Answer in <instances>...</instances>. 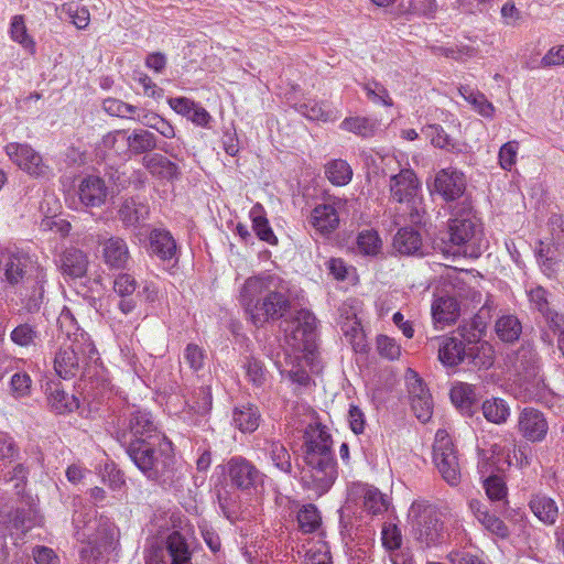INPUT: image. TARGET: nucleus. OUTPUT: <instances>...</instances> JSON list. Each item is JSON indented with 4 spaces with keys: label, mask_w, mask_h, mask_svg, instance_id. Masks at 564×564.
I'll return each mask as SVG.
<instances>
[{
    "label": "nucleus",
    "mask_w": 564,
    "mask_h": 564,
    "mask_svg": "<svg viewBox=\"0 0 564 564\" xmlns=\"http://www.w3.org/2000/svg\"><path fill=\"white\" fill-rule=\"evenodd\" d=\"M529 506L533 514L544 524L551 525L556 522L558 508L552 498L545 495H535L531 498Z\"/></svg>",
    "instance_id": "c756f323"
},
{
    "label": "nucleus",
    "mask_w": 564,
    "mask_h": 564,
    "mask_svg": "<svg viewBox=\"0 0 564 564\" xmlns=\"http://www.w3.org/2000/svg\"><path fill=\"white\" fill-rule=\"evenodd\" d=\"M129 152L133 155H140L153 151L159 148L161 151L174 156L171 147L167 143L158 144L154 133L145 129H135L128 134Z\"/></svg>",
    "instance_id": "393cba45"
},
{
    "label": "nucleus",
    "mask_w": 564,
    "mask_h": 564,
    "mask_svg": "<svg viewBox=\"0 0 564 564\" xmlns=\"http://www.w3.org/2000/svg\"><path fill=\"white\" fill-rule=\"evenodd\" d=\"M345 205L346 200L336 197L318 204L311 213L310 224L323 236L332 234L339 226V213Z\"/></svg>",
    "instance_id": "dca6fc26"
},
{
    "label": "nucleus",
    "mask_w": 564,
    "mask_h": 564,
    "mask_svg": "<svg viewBox=\"0 0 564 564\" xmlns=\"http://www.w3.org/2000/svg\"><path fill=\"white\" fill-rule=\"evenodd\" d=\"M25 284H30L32 290L30 293L21 294L24 306L30 313L37 312L44 299V276L37 274L34 280L29 278L23 285Z\"/></svg>",
    "instance_id": "79ce46f5"
},
{
    "label": "nucleus",
    "mask_w": 564,
    "mask_h": 564,
    "mask_svg": "<svg viewBox=\"0 0 564 564\" xmlns=\"http://www.w3.org/2000/svg\"><path fill=\"white\" fill-rule=\"evenodd\" d=\"M421 246L422 239L419 231L409 227L399 229L393 239V247L401 254H414Z\"/></svg>",
    "instance_id": "f704fd0d"
},
{
    "label": "nucleus",
    "mask_w": 564,
    "mask_h": 564,
    "mask_svg": "<svg viewBox=\"0 0 564 564\" xmlns=\"http://www.w3.org/2000/svg\"><path fill=\"white\" fill-rule=\"evenodd\" d=\"M239 302L256 327L283 318L291 308L284 281L269 273L248 278L240 289Z\"/></svg>",
    "instance_id": "f257e3e1"
},
{
    "label": "nucleus",
    "mask_w": 564,
    "mask_h": 564,
    "mask_svg": "<svg viewBox=\"0 0 564 564\" xmlns=\"http://www.w3.org/2000/svg\"><path fill=\"white\" fill-rule=\"evenodd\" d=\"M481 332L474 321L470 325L459 326L455 335L437 338L438 360L445 367H456L460 364H467L478 368H489L492 365V358L480 355L479 346Z\"/></svg>",
    "instance_id": "39448f33"
},
{
    "label": "nucleus",
    "mask_w": 564,
    "mask_h": 564,
    "mask_svg": "<svg viewBox=\"0 0 564 564\" xmlns=\"http://www.w3.org/2000/svg\"><path fill=\"white\" fill-rule=\"evenodd\" d=\"M484 489L491 501H502L507 498V486L498 475H490L484 480Z\"/></svg>",
    "instance_id": "bf43d9fd"
},
{
    "label": "nucleus",
    "mask_w": 564,
    "mask_h": 564,
    "mask_svg": "<svg viewBox=\"0 0 564 564\" xmlns=\"http://www.w3.org/2000/svg\"><path fill=\"white\" fill-rule=\"evenodd\" d=\"M149 251L162 261H177V243L172 234L163 228H154L149 234Z\"/></svg>",
    "instance_id": "4be33fe9"
},
{
    "label": "nucleus",
    "mask_w": 564,
    "mask_h": 564,
    "mask_svg": "<svg viewBox=\"0 0 564 564\" xmlns=\"http://www.w3.org/2000/svg\"><path fill=\"white\" fill-rule=\"evenodd\" d=\"M518 424L522 435L531 442L544 440L549 430L544 414L533 408L522 410Z\"/></svg>",
    "instance_id": "412c9836"
},
{
    "label": "nucleus",
    "mask_w": 564,
    "mask_h": 564,
    "mask_svg": "<svg viewBox=\"0 0 564 564\" xmlns=\"http://www.w3.org/2000/svg\"><path fill=\"white\" fill-rule=\"evenodd\" d=\"M89 267V258L83 250L66 248L57 260V268L65 281H74L86 275Z\"/></svg>",
    "instance_id": "f3484780"
},
{
    "label": "nucleus",
    "mask_w": 564,
    "mask_h": 564,
    "mask_svg": "<svg viewBox=\"0 0 564 564\" xmlns=\"http://www.w3.org/2000/svg\"><path fill=\"white\" fill-rule=\"evenodd\" d=\"M378 354L386 359L395 360L401 355V347L394 338L379 335L376 339Z\"/></svg>",
    "instance_id": "0e129e2a"
},
{
    "label": "nucleus",
    "mask_w": 564,
    "mask_h": 564,
    "mask_svg": "<svg viewBox=\"0 0 564 564\" xmlns=\"http://www.w3.org/2000/svg\"><path fill=\"white\" fill-rule=\"evenodd\" d=\"M47 391L50 405L56 413L73 412L79 408L78 399L74 394L65 392L59 384H51Z\"/></svg>",
    "instance_id": "2f4dec72"
},
{
    "label": "nucleus",
    "mask_w": 564,
    "mask_h": 564,
    "mask_svg": "<svg viewBox=\"0 0 564 564\" xmlns=\"http://www.w3.org/2000/svg\"><path fill=\"white\" fill-rule=\"evenodd\" d=\"M163 435L154 421L151 412L144 409L129 410L122 423L121 440L123 443L141 441L148 436Z\"/></svg>",
    "instance_id": "4468645a"
},
{
    "label": "nucleus",
    "mask_w": 564,
    "mask_h": 564,
    "mask_svg": "<svg viewBox=\"0 0 564 564\" xmlns=\"http://www.w3.org/2000/svg\"><path fill=\"white\" fill-rule=\"evenodd\" d=\"M426 133L431 138L433 145L454 151L458 149V144L453 140L445 130L438 124H431L426 128Z\"/></svg>",
    "instance_id": "13d9d810"
},
{
    "label": "nucleus",
    "mask_w": 564,
    "mask_h": 564,
    "mask_svg": "<svg viewBox=\"0 0 564 564\" xmlns=\"http://www.w3.org/2000/svg\"><path fill=\"white\" fill-rule=\"evenodd\" d=\"M252 218V227L260 240L270 245H275L278 239L273 234L268 219L262 215V207L257 205L250 212Z\"/></svg>",
    "instance_id": "c03bdc74"
},
{
    "label": "nucleus",
    "mask_w": 564,
    "mask_h": 564,
    "mask_svg": "<svg viewBox=\"0 0 564 564\" xmlns=\"http://www.w3.org/2000/svg\"><path fill=\"white\" fill-rule=\"evenodd\" d=\"M137 121L145 127L156 130L164 138L173 139L175 137L174 127L156 113L140 110L137 116Z\"/></svg>",
    "instance_id": "37998d69"
},
{
    "label": "nucleus",
    "mask_w": 564,
    "mask_h": 564,
    "mask_svg": "<svg viewBox=\"0 0 564 564\" xmlns=\"http://www.w3.org/2000/svg\"><path fill=\"white\" fill-rule=\"evenodd\" d=\"M128 134L126 130L111 131L102 138V144L106 149L113 151L118 155L126 154L129 152Z\"/></svg>",
    "instance_id": "5fc2aeb1"
},
{
    "label": "nucleus",
    "mask_w": 564,
    "mask_h": 564,
    "mask_svg": "<svg viewBox=\"0 0 564 564\" xmlns=\"http://www.w3.org/2000/svg\"><path fill=\"white\" fill-rule=\"evenodd\" d=\"M452 402L463 412H469L474 402V390L467 383H458L451 389Z\"/></svg>",
    "instance_id": "603ef678"
},
{
    "label": "nucleus",
    "mask_w": 564,
    "mask_h": 564,
    "mask_svg": "<svg viewBox=\"0 0 564 564\" xmlns=\"http://www.w3.org/2000/svg\"><path fill=\"white\" fill-rule=\"evenodd\" d=\"M538 259L543 271L547 275H551L556 272L558 265L563 262L564 250L562 249V246H556V243L552 241L551 245L542 247L539 250Z\"/></svg>",
    "instance_id": "58836bf2"
},
{
    "label": "nucleus",
    "mask_w": 564,
    "mask_h": 564,
    "mask_svg": "<svg viewBox=\"0 0 564 564\" xmlns=\"http://www.w3.org/2000/svg\"><path fill=\"white\" fill-rule=\"evenodd\" d=\"M358 249L366 256H376L381 249V239L373 230H365L358 235Z\"/></svg>",
    "instance_id": "6e6d98bb"
},
{
    "label": "nucleus",
    "mask_w": 564,
    "mask_h": 564,
    "mask_svg": "<svg viewBox=\"0 0 564 564\" xmlns=\"http://www.w3.org/2000/svg\"><path fill=\"white\" fill-rule=\"evenodd\" d=\"M339 128L343 131L351 132L361 138H372L379 129V122L377 119L355 116L345 118Z\"/></svg>",
    "instance_id": "7c9ffc66"
},
{
    "label": "nucleus",
    "mask_w": 564,
    "mask_h": 564,
    "mask_svg": "<svg viewBox=\"0 0 564 564\" xmlns=\"http://www.w3.org/2000/svg\"><path fill=\"white\" fill-rule=\"evenodd\" d=\"M481 242V226L471 215L470 204L465 199L462 208L453 209L448 229L442 234L438 248L446 256L478 257Z\"/></svg>",
    "instance_id": "20e7f679"
},
{
    "label": "nucleus",
    "mask_w": 564,
    "mask_h": 564,
    "mask_svg": "<svg viewBox=\"0 0 564 564\" xmlns=\"http://www.w3.org/2000/svg\"><path fill=\"white\" fill-rule=\"evenodd\" d=\"M382 545L389 553L401 549L402 533L394 523H384L381 530Z\"/></svg>",
    "instance_id": "4d7b16f0"
},
{
    "label": "nucleus",
    "mask_w": 564,
    "mask_h": 564,
    "mask_svg": "<svg viewBox=\"0 0 564 564\" xmlns=\"http://www.w3.org/2000/svg\"><path fill=\"white\" fill-rule=\"evenodd\" d=\"M325 175L332 184L343 186L351 181L352 170L345 160L336 159L325 165Z\"/></svg>",
    "instance_id": "a19ab883"
},
{
    "label": "nucleus",
    "mask_w": 564,
    "mask_h": 564,
    "mask_svg": "<svg viewBox=\"0 0 564 564\" xmlns=\"http://www.w3.org/2000/svg\"><path fill=\"white\" fill-rule=\"evenodd\" d=\"M11 39L25 48L34 46L33 40L29 36L23 15H14L10 26Z\"/></svg>",
    "instance_id": "e2e57ef3"
},
{
    "label": "nucleus",
    "mask_w": 564,
    "mask_h": 564,
    "mask_svg": "<svg viewBox=\"0 0 564 564\" xmlns=\"http://www.w3.org/2000/svg\"><path fill=\"white\" fill-rule=\"evenodd\" d=\"M248 381L256 388H261L268 380V370L263 362L253 357H247L243 364Z\"/></svg>",
    "instance_id": "de8ad7c7"
},
{
    "label": "nucleus",
    "mask_w": 564,
    "mask_h": 564,
    "mask_svg": "<svg viewBox=\"0 0 564 564\" xmlns=\"http://www.w3.org/2000/svg\"><path fill=\"white\" fill-rule=\"evenodd\" d=\"M145 564H193L192 552L184 535L173 531L166 539L165 547L153 549Z\"/></svg>",
    "instance_id": "f8f14e48"
},
{
    "label": "nucleus",
    "mask_w": 564,
    "mask_h": 564,
    "mask_svg": "<svg viewBox=\"0 0 564 564\" xmlns=\"http://www.w3.org/2000/svg\"><path fill=\"white\" fill-rule=\"evenodd\" d=\"M482 413L489 422L500 424L506 422L510 409L502 399H492L484 402Z\"/></svg>",
    "instance_id": "09e8293b"
},
{
    "label": "nucleus",
    "mask_w": 564,
    "mask_h": 564,
    "mask_svg": "<svg viewBox=\"0 0 564 564\" xmlns=\"http://www.w3.org/2000/svg\"><path fill=\"white\" fill-rule=\"evenodd\" d=\"M184 359L189 368L198 371L205 364V351L196 344H188L184 350Z\"/></svg>",
    "instance_id": "774afa93"
},
{
    "label": "nucleus",
    "mask_w": 564,
    "mask_h": 564,
    "mask_svg": "<svg viewBox=\"0 0 564 564\" xmlns=\"http://www.w3.org/2000/svg\"><path fill=\"white\" fill-rule=\"evenodd\" d=\"M135 279L128 273H119L113 280V292L119 296L118 308L124 315L131 314L137 308Z\"/></svg>",
    "instance_id": "b1692460"
},
{
    "label": "nucleus",
    "mask_w": 564,
    "mask_h": 564,
    "mask_svg": "<svg viewBox=\"0 0 564 564\" xmlns=\"http://www.w3.org/2000/svg\"><path fill=\"white\" fill-rule=\"evenodd\" d=\"M434 188L444 200L454 202L464 195L466 189V180L462 172L452 169H444L436 174Z\"/></svg>",
    "instance_id": "6ab92c4d"
},
{
    "label": "nucleus",
    "mask_w": 564,
    "mask_h": 564,
    "mask_svg": "<svg viewBox=\"0 0 564 564\" xmlns=\"http://www.w3.org/2000/svg\"><path fill=\"white\" fill-rule=\"evenodd\" d=\"M300 111L303 116L310 120H332L330 110L327 109V105L315 100H310L300 105Z\"/></svg>",
    "instance_id": "052dcab7"
},
{
    "label": "nucleus",
    "mask_w": 564,
    "mask_h": 564,
    "mask_svg": "<svg viewBox=\"0 0 564 564\" xmlns=\"http://www.w3.org/2000/svg\"><path fill=\"white\" fill-rule=\"evenodd\" d=\"M497 336L505 343H514L522 333V325L516 315H502L496 321Z\"/></svg>",
    "instance_id": "4c0bfd02"
},
{
    "label": "nucleus",
    "mask_w": 564,
    "mask_h": 564,
    "mask_svg": "<svg viewBox=\"0 0 564 564\" xmlns=\"http://www.w3.org/2000/svg\"><path fill=\"white\" fill-rule=\"evenodd\" d=\"M10 340L21 348L35 347L41 340V333L36 325L20 323L11 330Z\"/></svg>",
    "instance_id": "e433bc0d"
},
{
    "label": "nucleus",
    "mask_w": 564,
    "mask_h": 564,
    "mask_svg": "<svg viewBox=\"0 0 564 564\" xmlns=\"http://www.w3.org/2000/svg\"><path fill=\"white\" fill-rule=\"evenodd\" d=\"M224 473L228 477L231 487L247 491L261 482V471L242 456L231 457L224 466Z\"/></svg>",
    "instance_id": "2eb2a0df"
},
{
    "label": "nucleus",
    "mask_w": 564,
    "mask_h": 564,
    "mask_svg": "<svg viewBox=\"0 0 564 564\" xmlns=\"http://www.w3.org/2000/svg\"><path fill=\"white\" fill-rule=\"evenodd\" d=\"M101 257L109 269L124 270L130 261V252L126 240L121 237H110L99 240Z\"/></svg>",
    "instance_id": "aec40b11"
},
{
    "label": "nucleus",
    "mask_w": 564,
    "mask_h": 564,
    "mask_svg": "<svg viewBox=\"0 0 564 564\" xmlns=\"http://www.w3.org/2000/svg\"><path fill=\"white\" fill-rule=\"evenodd\" d=\"M300 529L305 533L314 532L321 524V516L314 505L304 506L297 513Z\"/></svg>",
    "instance_id": "864d4df0"
},
{
    "label": "nucleus",
    "mask_w": 564,
    "mask_h": 564,
    "mask_svg": "<svg viewBox=\"0 0 564 564\" xmlns=\"http://www.w3.org/2000/svg\"><path fill=\"white\" fill-rule=\"evenodd\" d=\"M362 89L366 91V96L371 102L386 107L393 106V101L387 88L378 80L368 79L362 84Z\"/></svg>",
    "instance_id": "8fccbe9b"
},
{
    "label": "nucleus",
    "mask_w": 564,
    "mask_h": 564,
    "mask_svg": "<svg viewBox=\"0 0 564 564\" xmlns=\"http://www.w3.org/2000/svg\"><path fill=\"white\" fill-rule=\"evenodd\" d=\"M108 188L105 181L96 175L84 177L78 185L80 203L86 207H99L107 198Z\"/></svg>",
    "instance_id": "5701e85b"
},
{
    "label": "nucleus",
    "mask_w": 564,
    "mask_h": 564,
    "mask_svg": "<svg viewBox=\"0 0 564 564\" xmlns=\"http://www.w3.org/2000/svg\"><path fill=\"white\" fill-rule=\"evenodd\" d=\"M124 444L128 456L149 480L164 489L181 486L183 476L176 467L172 443L165 435L148 436Z\"/></svg>",
    "instance_id": "f03ea898"
},
{
    "label": "nucleus",
    "mask_w": 564,
    "mask_h": 564,
    "mask_svg": "<svg viewBox=\"0 0 564 564\" xmlns=\"http://www.w3.org/2000/svg\"><path fill=\"white\" fill-rule=\"evenodd\" d=\"M413 538L424 547L442 543L445 539L444 523L436 507L425 501H414L409 510Z\"/></svg>",
    "instance_id": "423d86ee"
},
{
    "label": "nucleus",
    "mask_w": 564,
    "mask_h": 564,
    "mask_svg": "<svg viewBox=\"0 0 564 564\" xmlns=\"http://www.w3.org/2000/svg\"><path fill=\"white\" fill-rule=\"evenodd\" d=\"M517 364L527 377L536 378L540 372L541 358L532 344H524L517 352Z\"/></svg>",
    "instance_id": "c9c22d12"
},
{
    "label": "nucleus",
    "mask_w": 564,
    "mask_h": 564,
    "mask_svg": "<svg viewBox=\"0 0 564 564\" xmlns=\"http://www.w3.org/2000/svg\"><path fill=\"white\" fill-rule=\"evenodd\" d=\"M452 564H487L484 553L478 550H455L447 555Z\"/></svg>",
    "instance_id": "680f3d73"
},
{
    "label": "nucleus",
    "mask_w": 564,
    "mask_h": 564,
    "mask_svg": "<svg viewBox=\"0 0 564 564\" xmlns=\"http://www.w3.org/2000/svg\"><path fill=\"white\" fill-rule=\"evenodd\" d=\"M9 159L33 177H48L51 169L42 155L26 143L11 142L4 147Z\"/></svg>",
    "instance_id": "ddd939ff"
},
{
    "label": "nucleus",
    "mask_w": 564,
    "mask_h": 564,
    "mask_svg": "<svg viewBox=\"0 0 564 564\" xmlns=\"http://www.w3.org/2000/svg\"><path fill=\"white\" fill-rule=\"evenodd\" d=\"M460 307L453 296H441L432 305V315L435 323L453 324L459 317Z\"/></svg>",
    "instance_id": "c85d7f7f"
},
{
    "label": "nucleus",
    "mask_w": 564,
    "mask_h": 564,
    "mask_svg": "<svg viewBox=\"0 0 564 564\" xmlns=\"http://www.w3.org/2000/svg\"><path fill=\"white\" fill-rule=\"evenodd\" d=\"M459 94L464 97L466 101L471 104L481 116H492L495 108L492 104L487 100L484 94L473 89L469 86H460Z\"/></svg>",
    "instance_id": "a18cd8bd"
},
{
    "label": "nucleus",
    "mask_w": 564,
    "mask_h": 564,
    "mask_svg": "<svg viewBox=\"0 0 564 564\" xmlns=\"http://www.w3.org/2000/svg\"><path fill=\"white\" fill-rule=\"evenodd\" d=\"M433 460L442 478L452 487L462 479V467L458 451L444 430H438L433 444Z\"/></svg>",
    "instance_id": "1a4fd4ad"
},
{
    "label": "nucleus",
    "mask_w": 564,
    "mask_h": 564,
    "mask_svg": "<svg viewBox=\"0 0 564 564\" xmlns=\"http://www.w3.org/2000/svg\"><path fill=\"white\" fill-rule=\"evenodd\" d=\"M59 17L69 20L77 29L84 30L89 25L90 13L85 6L70 1L61 6Z\"/></svg>",
    "instance_id": "ea45409f"
},
{
    "label": "nucleus",
    "mask_w": 564,
    "mask_h": 564,
    "mask_svg": "<svg viewBox=\"0 0 564 564\" xmlns=\"http://www.w3.org/2000/svg\"><path fill=\"white\" fill-rule=\"evenodd\" d=\"M262 451L269 455L273 465L285 474H291V455L280 441L264 440Z\"/></svg>",
    "instance_id": "72a5a7b5"
},
{
    "label": "nucleus",
    "mask_w": 564,
    "mask_h": 564,
    "mask_svg": "<svg viewBox=\"0 0 564 564\" xmlns=\"http://www.w3.org/2000/svg\"><path fill=\"white\" fill-rule=\"evenodd\" d=\"M304 462L308 467L302 477L306 489L317 496L327 492L337 478L333 441L325 426L310 425L304 432Z\"/></svg>",
    "instance_id": "7ed1b4c3"
},
{
    "label": "nucleus",
    "mask_w": 564,
    "mask_h": 564,
    "mask_svg": "<svg viewBox=\"0 0 564 564\" xmlns=\"http://www.w3.org/2000/svg\"><path fill=\"white\" fill-rule=\"evenodd\" d=\"M37 523V517L32 509H17L8 517L7 530L13 535V531L17 534L24 535Z\"/></svg>",
    "instance_id": "473e14b6"
},
{
    "label": "nucleus",
    "mask_w": 564,
    "mask_h": 564,
    "mask_svg": "<svg viewBox=\"0 0 564 564\" xmlns=\"http://www.w3.org/2000/svg\"><path fill=\"white\" fill-rule=\"evenodd\" d=\"M232 421L235 426L242 433H252L260 425L261 413L257 405L246 403L234 409Z\"/></svg>",
    "instance_id": "bb28decb"
},
{
    "label": "nucleus",
    "mask_w": 564,
    "mask_h": 564,
    "mask_svg": "<svg viewBox=\"0 0 564 564\" xmlns=\"http://www.w3.org/2000/svg\"><path fill=\"white\" fill-rule=\"evenodd\" d=\"M389 188L393 200L406 205L410 221L421 223L424 209L421 206L422 198L419 196L420 182L416 174L410 169L401 170L398 174L390 176Z\"/></svg>",
    "instance_id": "6e6552de"
},
{
    "label": "nucleus",
    "mask_w": 564,
    "mask_h": 564,
    "mask_svg": "<svg viewBox=\"0 0 564 564\" xmlns=\"http://www.w3.org/2000/svg\"><path fill=\"white\" fill-rule=\"evenodd\" d=\"M364 507L372 514H379L388 509V503L384 496L372 486H365L362 488Z\"/></svg>",
    "instance_id": "3c124183"
},
{
    "label": "nucleus",
    "mask_w": 564,
    "mask_h": 564,
    "mask_svg": "<svg viewBox=\"0 0 564 564\" xmlns=\"http://www.w3.org/2000/svg\"><path fill=\"white\" fill-rule=\"evenodd\" d=\"M408 388L412 411L421 422H427L433 413V400L429 389L413 371L408 378Z\"/></svg>",
    "instance_id": "a211bd4d"
},
{
    "label": "nucleus",
    "mask_w": 564,
    "mask_h": 564,
    "mask_svg": "<svg viewBox=\"0 0 564 564\" xmlns=\"http://www.w3.org/2000/svg\"><path fill=\"white\" fill-rule=\"evenodd\" d=\"M104 110L113 117L137 120L140 109L120 99L107 98L102 102Z\"/></svg>",
    "instance_id": "49530a36"
},
{
    "label": "nucleus",
    "mask_w": 564,
    "mask_h": 564,
    "mask_svg": "<svg viewBox=\"0 0 564 564\" xmlns=\"http://www.w3.org/2000/svg\"><path fill=\"white\" fill-rule=\"evenodd\" d=\"M97 350L91 341L76 339L59 347L54 358V369L58 377L72 379L80 373L90 361L97 359Z\"/></svg>",
    "instance_id": "0eeeda50"
},
{
    "label": "nucleus",
    "mask_w": 564,
    "mask_h": 564,
    "mask_svg": "<svg viewBox=\"0 0 564 564\" xmlns=\"http://www.w3.org/2000/svg\"><path fill=\"white\" fill-rule=\"evenodd\" d=\"M519 150L518 141H508L505 143L499 150V164L506 171H511L512 166L516 164L517 154Z\"/></svg>",
    "instance_id": "69168bd1"
},
{
    "label": "nucleus",
    "mask_w": 564,
    "mask_h": 564,
    "mask_svg": "<svg viewBox=\"0 0 564 564\" xmlns=\"http://www.w3.org/2000/svg\"><path fill=\"white\" fill-rule=\"evenodd\" d=\"M30 256L18 249L0 246V282L4 289L17 288L29 281Z\"/></svg>",
    "instance_id": "9b49d317"
},
{
    "label": "nucleus",
    "mask_w": 564,
    "mask_h": 564,
    "mask_svg": "<svg viewBox=\"0 0 564 564\" xmlns=\"http://www.w3.org/2000/svg\"><path fill=\"white\" fill-rule=\"evenodd\" d=\"M479 522L487 531L501 539H506L509 535V529L505 522L497 516L489 513V511L479 520Z\"/></svg>",
    "instance_id": "338daca9"
},
{
    "label": "nucleus",
    "mask_w": 564,
    "mask_h": 564,
    "mask_svg": "<svg viewBox=\"0 0 564 564\" xmlns=\"http://www.w3.org/2000/svg\"><path fill=\"white\" fill-rule=\"evenodd\" d=\"M284 333L290 346L296 351L313 354L316 348V318L313 313L301 310L285 321Z\"/></svg>",
    "instance_id": "9d476101"
},
{
    "label": "nucleus",
    "mask_w": 564,
    "mask_h": 564,
    "mask_svg": "<svg viewBox=\"0 0 564 564\" xmlns=\"http://www.w3.org/2000/svg\"><path fill=\"white\" fill-rule=\"evenodd\" d=\"M142 165L159 178L173 180L178 175L177 165L160 153L144 155Z\"/></svg>",
    "instance_id": "cd10ccee"
},
{
    "label": "nucleus",
    "mask_w": 564,
    "mask_h": 564,
    "mask_svg": "<svg viewBox=\"0 0 564 564\" xmlns=\"http://www.w3.org/2000/svg\"><path fill=\"white\" fill-rule=\"evenodd\" d=\"M118 214L126 227H137L149 218L150 207L138 197H129L122 202Z\"/></svg>",
    "instance_id": "a878e982"
}]
</instances>
